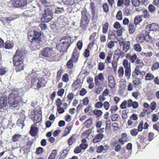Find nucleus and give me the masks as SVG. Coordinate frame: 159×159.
I'll use <instances>...</instances> for the list:
<instances>
[{
  "mask_svg": "<svg viewBox=\"0 0 159 159\" xmlns=\"http://www.w3.org/2000/svg\"><path fill=\"white\" fill-rule=\"evenodd\" d=\"M28 35V40L32 44L37 43L39 44H40L42 40V39L43 36L42 32L38 30L29 32Z\"/></svg>",
  "mask_w": 159,
  "mask_h": 159,
  "instance_id": "1",
  "label": "nucleus"
},
{
  "mask_svg": "<svg viewBox=\"0 0 159 159\" xmlns=\"http://www.w3.org/2000/svg\"><path fill=\"white\" fill-rule=\"evenodd\" d=\"M18 91L14 90L8 96V102L11 106L14 107L17 106L20 102V97Z\"/></svg>",
  "mask_w": 159,
  "mask_h": 159,
  "instance_id": "2",
  "label": "nucleus"
},
{
  "mask_svg": "<svg viewBox=\"0 0 159 159\" xmlns=\"http://www.w3.org/2000/svg\"><path fill=\"white\" fill-rule=\"evenodd\" d=\"M125 52L121 51L119 49H117L114 54L113 60L112 62V67L115 71H116L117 67L118 62L120 58L123 57L125 55Z\"/></svg>",
  "mask_w": 159,
  "mask_h": 159,
  "instance_id": "3",
  "label": "nucleus"
},
{
  "mask_svg": "<svg viewBox=\"0 0 159 159\" xmlns=\"http://www.w3.org/2000/svg\"><path fill=\"white\" fill-rule=\"evenodd\" d=\"M81 12L82 16L80 27L82 29H85L86 28L89 23V20H88V17L90 16V15L87 12L86 9H84Z\"/></svg>",
  "mask_w": 159,
  "mask_h": 159,
  "instance_id": "4",
  "label": "nucleus"
},
{
  "mask_svg": "<svg viewBox=\"0 0 159 159\" xmlns=\"http://www.w3.org/2000/svg\"><path fill=\"white\" fill-rule=\"evenodd\" d=\"M53 16V9H45L42 15L41 21L43 22H48L51 20Z\"/></svg>",
  "mask_w": 159,
  "mask_h": 159,
  "instance_id": "5",
  "label": "nucleus"
},
{
  "mask_svg": "<svg viewBox=\"0 0 159 159\" xmlns=\"http://www.w3.org/2000/svg\"><path fill=\"white\" fill-rule=\"evenodd\" d=\"M13 62L17 72L20 71V50L17 49L13 57Z\"/></svg>",
  "mask_w": 159,
  "mask_h": 159,
  "instance_id": "6",
  "label": "nucleus"
},
{
  "mask_svg": "<svg viewBox=\"0 0 159 159\" xmlns=\"http://www.w3.org/2000/svg\"><path fill=\"white\" fill-rule=\"evenodd\" d=\"M40 54L42 56L51 58L54 60H55L54 58L55 56V53L52 49L46 47L44 48L41 51Z\"/></svg>",
  "mask_w": 159,
  "mask_h": 159,
  "instance_id": "7",
  "label": "nucleus"
},
{
  "mask_svg": "<svg viewBox=\"0 0 159 159\" xmlns=\"http://www.w3.org/2000/svg\"><path fill=\"white\" fill-rule=\"evenodd\" d=\"M119 44L120 46H123L122 50L126 52L129 50L130 43L129 41H125L123 38H120L119 40Z\"/></svg>",
  "mask_w": 159,
  "mask_h": 159,
  "instance_id": "8",
  "label": "nucleus"
},
{
  "mask_svg": "<svg viewBox=\"0 0 159 159\" xmlns=\"http://www.w3.org/2000/svg\"><path fill=\"white\" fill-rule=\"evenodd\" d=\"M148 35H149V33L146 30H143L141 34L137 36L136 40L137 42L140 43L144 42L146 37Z\"/></svg>",
  "mask_w": 159,
  "mask_h": 159,
  "instance_id": "9",
  "label": "nucleus"
},
{
  "mask_svg": "<svg viewBox=\"0 0 159 159\" xmlns=\"http://www.w3.org/2000/svg\"><path fill=\"white\" fill-rule=\"evenodd\" d=\"M125 57L126 59L129 60L130 62L133 63H135L136 64L140 59V58L137 57L136 54H134L133 55H131L130 53H127Z\"/></svg>",
  "mask_w": 159,
  "mask_h": 159,
  "instance_id": "10",
  "label": "nucleus"
},
{
  "mask_svg": "<svg viewBox=\"0 0 159 159\" xmlns=\"http://www.w3.org/2000/svg\"><path fill=\"white\" fill-rule=\"evenodd\" d=\"M61 45L62 50L66 51L67 50L71 45V39L63 41L61 43H60Z\"/></svg>",
  "mask_w": 159,
  "mask_h": 159,
  "instance_id": "11",
  "label": "nucleus"
},
{
  "mask_svg": "<svg viewBox=\"0 0 159 159\" xmlns=\"http://www.w3.org/2000/svg\"><path fill=\"white\" fill-rule=\"evenodd\" d=\"M80 83V79H77L71 85V88L73 91H75L79 88H81Z\"/></svg>",
  "mask_w": 159,
  "mask_h": 159,
  "instance_id": "12",
  "label": "nucleus"
},
{
  "mask_svg": "<svg viewBox=\"0 0 159 159\" xmlns=\"http://www.w3.org/2000/svg\"><path fill=\"white\" fill-rule=\"evenodd\" d=\"M158 28V24L156 23H152L147 25L146 29L148 31H155L157 30Z\"/></svg>",
  "mask_w": 159,
  "mask_h": 159,
  "instance_id": "13",
  "label": "nucleus"
},
{
  "mask_svg": "<svg viewBox=\"0 0 159 159\" xmlns=\"http://www.w3.org/2000/svg\"><path fill=\"white\" fill-rule=\"evenodd\" d=\"M104 137V135L102 133H98V134L96 135L93 139V141L94 143L100 142Z\"/></svg>",
  "mask_w": 159,
  "mask_h": 159,
  "instance_id": "14",
  "label": "nucleus"
},
{
  "mask_svg": "<svg viewBox=\"0 0 159 159\" xmlns=\"http://www.w3.org/2000/svg\"><path fill=\"white\" fill-rule=\"evenodd\" d=\"M79 56V53L78 52L77 48L75 47L73 50L70 59L73 61L75 62L78 60Z\"/></svg>",
  "mask_w": 159,
  "mask_h": 159,
  "instance_id": "15",
  "label": "nucleus"
},
{
  "mask_svg": "<svg viewBox=\"0 0 159 159\" xmlns=\"http://www.w3.org/2000/svg\"><path fill=\"white\" fill-rule=\"evenodd\" d=\"M136 64L139 65L136 66L134 71V73H137L138 74L140 70V68H142L144 66V64L143 61L140 59L136 63Z\"/></svg>",
  "mask_w": 159,
  "mask_h": 159,
  "instance_id": "16",
  "label": "nucleus"
},
{
  "mask_svg": "<svg viewBox=\"0 0 159 159\" xmlns=\"http://www.w3.org/2000/svg\"><path fill=\"white\" fill-rule=\"evenodd\" d=\"M138 119V116L135 113H133L130 116L129 119L127 121V125L130 126L132 125L133 123V121L136 120Z\"/></svg>",
  "mask_w": 159,
  "mask_h": 159,
  "instance_id": "17",
  "label": "nucleus"
},
{
  "mask_svg": "<svg viewBox=\"0 0 159 159\" xmlns=\"http://www.w3.org/2000/svg\"><path fill=\"white\" fill-rule=\"evenodd\" d=\"M108 79L109 86L111 88H114L116 85L114 78L112 76H108Z\"/></svg>",
  "mask_w": 159,
  "mask_h": 159,
  "instance_id": "18",
  "label": "nucleus"
},
{
  "mask_svg": "<svg viewBox=\"0 0 159 159\" xmlns=\"http://www.w3.org/2000/svg\"><path fill=\"white\" fill-rule=\"evenodd\" d=\"M39 1L43 7L47 8L46 9L49 8L50 9H53L52 7H53V6L52 5H50V3L48 2L46 0H39Z\"/></svg>",
  "mask_w": 159,
  "mask_h": 159,
  "instance_id": "19",
  "label": "nucleus"
},
{
  "mask_svg": "<svg viewBox=\"0 0 159 159\" xmlns=\"http://www.w3.org/2000/svg\"><path fill=\"white\" fill-rule=\"evenodd\" d=\"M76 136L77 134H73L68 139L67 141V143L69 146L72 145L75 142Z\"/></svg>",
  "mask_w": 159,
  "mask_h": 159,
  "instance_id": "20",
  "label": "nucleus"
},
{
  "mask_svg": "<svg viewBox=\"0 0 159 159\" xmlns=\"http://www.w3.org/2000/svg\"><path fill=\"white\" fill-rule=\"evenodd\" d=\"M7 104V98L5 97H1L0 98V108H2Z\"/></svg>",
  "mask_w": 159,
  "mask_h": 159,
  "instance_id": "21",
  "label": "nucleus"
},
{
  "mask_svg": "<svg viewBox=\"0 0 159 159\" xmlns=\"http://www.w3.org/2000/svg\"><path fill=\"white\" fill-rule=\"evenodd\" d=\"M105 148L102 145H100L98 146L97 149V152L98 153H100L103 152H107L109 148V146L107 145L105 146Z\"/></svg>",
  "mask_w": 159,
  "mask_h": 159,
  "instance_id": "22",
  "label": "nucleus"
},
{
  "mask_svg": "<svg viewBox=\"0 0 159 159\" xmlns=\"http://www.w3.org/2000/svg\"><path fill=\"white\" fill-rule=\"evenodd\" d=\"M34 126H36V124L39 123L42 120V115L41 114H38L35 115L34 117Z\"/></svg>",
  "mask_w": 159,
  "mask_h": 159,
  "instance_id": "23",
  "label": "nucleus"
},
{
  "mask_svg": "<svg viewBox=\"0 0 159 159\" xmlns=\"http://www.w3.org/2000/svg\"><path fill=\"white\" fill-rule=\"evenodd\" d=\"M33 125H32L31 127L30 133L32 136L35 137L36 136L37 134L38 128L36 127H33Z\"/></svg>",
  "mask_w": 159,
  "mask_h": 159,
  "instance_id": "24",
  "label": "nucleus"
},
{
  "mask_svg": "<svg viewBox=\"0 0 159 159\" xmlns=\"http://www.w3.org/2000/svg\"><path fill=\"white\" fill-rule=\"evenodd\" d=\"M13 46V43L12 41L7 40L4 43L3 47H4L6 49H10L12 48Z\"/></svg>",
  "mask_w": 159,
  "mask_h": 159,
  "instance_id": "25",
  "label": "nucleus"
},
{
  "mask_svg": "<svg viewBox=\"0 0 159 159\" xmlns=\"http://www.w3.org/2000/svg\"><path fill=\"white\" fill-rule=\"evenodd\" d=\"M46 83L45 80H43L42 78L39 79L37 84V88L38 89H39L41 88L44 87Z\"/></svg>",
  "mask_w": 159,
  "mask_h": 159,
  "instance_id": "26",
  "label": "nucleus"
},
{
  "mask_svg": "<svg viewBox=\"0 0 159 159\" xmlns=\"http://www.w3.org/2000/svg\"><path fill=\"white\" fill-rule=\"evenodd\" d=\"M132 83L134 87V88H137L141 86V80L140 78H137L133 81Z\"/></svg>",
  "mask_w": 159,
  "mask_h": 159,
  "instance_id": "27",
  "label": "nucleus"
},
{
  "mask_svg": "<svg viewBox=\"0 0 159 159\" xmlns=\"http://www.w3.org/2000/svg\"><path fill=\"white\" fill-rule=\"evenodd\" d=\"M93 113L95 115L96 118L100 117L103 114L102 111L99 109H95L93 111Z\"/></svg>",
  "mask_w": 159,
  "mask_h": 159,
  "instance_id": "28",
  "label": "nucleus"
},
{
  "mask_svg": "<svg viewBox=\"0 0 159 159\" xmlns=\"http://www.w3.org/2000/svg\"><path fill=\"white\" fill-rule=\"evenodd\" d=\"M92 109V106L91 105H89L84 109V112L85 113H88L89 115L93 116V113Z\"/></svg>",
  "mask_w": 159,
  "mask_h": 159,
  "instance_id": "29",
  "label": "nucleus"
},
{
  "mask_svg": "<svg viewBox=\"0 0 159 159\" xmlns=\"http://www.w3.org/2000/svg\"><path fill=\"white\" fill-rule=\"evenodd\" d=\"M63 72V69L62 67L60 68V69L57 71L56 76V79L57 82H58L60 80Z\"/></svg>",
  "mask_w": 159,
  "mask_h": 159,
  "instance_id": "30",
  "label": "nucleus"
},
{
  "mask_svg": "<svg viewBox=\"0 0 159 159\" xmlns=\"http://www.w3.org/2000/svg\"><path fill=\"white\" fill-rule=\"evenodd\" d=\"M104 80V77L103 74L102 73H100L98 75V76H96L94 78L95 83L96 84H98L99 83L98 80L100 81H102Z\"/></svg>",
  "mask_w": 159,
  "mask_h": 159,
  "instance_id": "31",
  "label": "nucleus"
},
{
  "mask_svg": "<svg viewBox=\"0 0 159 159\" xmlns=\"http://www.w3.org/2000/svg\"><path fill=\"white\" fill-rule=\"evenodd\" d=\"M13 19H10L9 18L7 17H2L0 19V21L4 25H5L6 24H9L11 21L13 20Z\"/></svg>",
  "mask_w": 159,
  "mask_h": 159,
  "instance_id": "32",
  "label": "nucleus"
},
{
  "mask_svg": "<svg viewBox=\"0 0 159 159\" xmlns=\"http://www.w3.org/2000/svg\"><path fill=\"white\" fill-rule=\"evenodd\" d=\"M112 55V52H108V55L107 56V57L105 61V63H107V64H109L110 63H112V61L111 62V59Z\"/></svg>",
  "mask_w": 159,
  "mask_h": 159,
  "instance_id": "33",
  "label": "nucleus"
},
{
  "mask_svg": "<svg viewBox=\"0 0 159 159\" xmlns=\"http://www.w3.org/2000/svg\"><path fill=\"white\" fill-rule=\"evenodd\" d=\"M129 32V34H133L135 31L136 27L133 23H130L128 26Z\"/></svg>",
  "mask_w": 159,
  "mask_h": 159,
  "instance_id": "34",
  "label": "nucleus"
},
{
  "mask_svg": "<svg viewBox=\"0 0 159 159\" xmlns=\"http://www.w3.org/2000/svg\"><path fill=\"white\" fill-rule=\"evenodd\" d=\"M96 35L97 33H94L90 35L89 39L91 41V42L89 43V45H93L94 44L95 40V38L96 37Z\"/></svg>",
  "mask_w": 159,
  "mask_h": 159,
  "instance_id": "35",
  "label": "nucleus"
},
{
  "mask_svg": "<svg viewBox=\"0 0 159 159\" xmlns=\"http://www.w3.org/2000/svg\"><path fill=\"white\" fill-rule=\"evenodd\" d=\"M93 118H91L87 119L84 122V125L86 128H89L93 124Z\"/></svg>",
  "mask_w": 159,
  "mask_h": 159,
  "instance_id": "36",
  "label": "nucleus"
},
{
  "mask_svg": "<svg viewBox=\"0 0 159 159\" xmlns=\"http://www.w3.org/2000/svg\"><path fill=\"white\" fill-rule=\"evenodd\" d=\"M69 151L66 149L63 150L61 153L59 159H64L68 155Z\"/></svg>",
  "mask_w": 159,
  "mask_h": 159,
  "instance_id": "37",
  "label": "nucleus"
},
{
  "mask_svg": "<svg viewBox=\"0 0 159 159\" xmlns=\"http://www.w3.org/2000/svg\"><path fill=\"white\" fill-rule=\"evenodd\" d=\"M108 39L112 41L116 42L118 40L116 36L113 32L108 34Z\"/></svg>",
  "mask_w": 159,
  "mask_h": 159,
  "instance_id": "38",
  "label": "nucleus"
},
{
  "mask_svg": "<svg viewBox=\"0 0 159 159\" xmlns=\"http://www.w3.org/2000/svg\"><path fill=\"white\" fill-rule=\"evenodd\" d=\"M28 77H30L31 78V84H34V83L37 81V77L36 75H34L33 74H31L29 75Z\"/></svg>",
  "mask_w": 159,
  "mask_h": 159,
  "instance_id": "39",
  "label": "nucleus"
},
{
  "mask_svg": "<svg viewBox=\"0 0 159 159\" xmlns=\"http://www.w3.org/2000/svg\"><path fill=\"white\" fill-rule=\"evenodd\" d=\"M58 23L62 26H64L66 24V22L64 20L63 17H59L57 19Z\"/></svg>",
  "mask_w": 159,
  "mask_h": 159,
  "instance_id": "40",
  "label": "nucleus"
},
{
  "mask_svg": "<svg viewBox=\"0 0 159 159\" xmlns=\"http://www.w3.org/2000/svg\"><path fill=\"white\" fill-rule=\"evenodd\" d=\"M142 21L141 16H136L134 19V24L135 25H137Z\"/></svg>",
  "mask_w": 159,
  "mask_h": 159,
  "instance_id": "41",
  "label": "nucleus"
},
{
  "mask_svg": "<svg viewBox=\"0 0 159 159\" xmlns=\"http://www.w3.org/2000/svg\"><path fill=\"white\" fill-rule=\"evenodd\" d=\"M75 62V61H73L70 59L66 63V66L67 67L68 69H72L73 66V62Z\"/></svg>",
  "mask_w": 159,
  "mask_h": 159,
  "instance_id": "42",
  "label": "nucleus"
},
{
  "mask_svg": "<svg viewBox=\"0 0 159 159\" xmlns=\"http://www.w3.org/2000/svg\"><path fill=\"white\" fill-rule=\"evenodd\" d=\"M109 26L108 23L107 22L105 23L104 25L102 27V32L103 34L106 33L107 31Z\"/></svg>",
  "mask_w": 159,
  "mask_h": 159,
  "instance_id": "43",
  "label": "nucleus"
},
{
  "mask_svg": "<svg viewBox=\"0 0 159 159\" xmlns=\"http://www.w3.org/2000/svg\"><path fill=\"white\" fill-rule=\"evenodd\" d=\"M74 95L73 93H70L67 95V101L69 102V105L70 104L71 101L73 99Z\"/></svg>",
  "mask_w": 159,
  "mask_h": 159,
  "instance_id": "44",
  "label": "nucleus"
},
{
  "mask_svg": "<svg viewBox=\"0 0 159 159\" xmlns=\"http://www.w3.org/2000/svg\"><path fill=\"white\" fill-rule=\"evenodd\" d=\"M134 49L136 52H140L142 50V48L139 43H136L134 45Z\"/></svg>",
  "mask_w": 159,
  "mask_h": 159,
  "instance_id": "45",
  "label": "nucleus"
},
{
  "mask_svg": "<svg viewBox=\"0 0 159 159\" xmlns=\"http://www.w3.org/2000/svg\"><path fill=\"white\" fill-rule=\"evenodd\" d=\"M128 59H124L123 61V65L124 68H129L130 67V63H129Z\"/></svg>",
  "mask_w": 159,
  "mask_h": 159,
  "instance_id": "46",
  "label": "nucleus"
},
{
  "mask_svg": "<svg viewBox=\"0 0 159 159\" xmlns=\"http://www.w3.org/2000/svg\"><path fill=\"white\" fill-rule=\"evenodd\" d=\"M154 77V76L152 74L148 73L145 77V80H153Z\"/></svg>",
  "mask_w": 159,
  "mask_h": 159,
  "instance_id": "47",
  "label": "nucleus"
},
{
  "mask_svg": "<svg viewBox=\"0 0 159 159\" xmlns=\"http://www.w3.org/2000/svg\"><path fill=\"white\" fill-rule=\"evenodd\" d=\"M159 68V63L157 61L154 63L152 65L151 70L152 71L156 70Z\"/></svg>",
  "mask_w": 159,
  "mask_h": 159,
  "instance_id": "48",
  "label": "nucleus"
},
{
  "mask_svg": "<svg viewBox=\"0 0 159 159\" xmlns=\"http://www.w3.org/2000/svg\"><path fill=\"white\" fill-rule=\"evenodd\" d=\"M143 16L146 19H149L150 18L149 12L147 9H145L143 11Z\"/></svg>",
  "mask_w": 159,
  "mask_h": 159,
  "instance_id": "49",
  "label": "nucleus"
},
{
  "mask_svg": "<svg viewBox=\"0 0 159 159\" xmlns=\"http://www.w3.org/2000/svg\"><path fill=\"white\" fill-rule=\"evenodd\" d=\"M71 129L72 127L71 126L66 127L65 129L63 136H65L68 135L70 133Z\"/></svg>",
  "mask_w": 159,
  "mask_h": 159,
  "instance_id": "50",
  "label": "nucleus"
},
{
  "mask_svg": "<svg viewBox=\"0 0 159 159\" xmlns=\"http://www.w3.org/2000/svg\"><path fill=\"white\" fill-rule=\"evenodd\" d=\"M118 73L119 77H121L124 74V70L123 67H120L118 70Z\"/></svg>",
  "mask_w": 159,
  "mask_h": 159,
  "instance_id": "51",
  "label": "nucleus"
},
{
  "mask_svg": "<svg viewBox=\"0 0 159 159\" xmlns=\"http://www.w3.org/2000/svg\"><path fill=\"white\" fill-rule=\"evenodd\" d=\"M102 8L103 11L105 12H107L109 11V6L107 3H105L102 5Z\"/></svg>",
  "mask_w": 159,
  "mask_h": 159,
  "instance_id": "52",
  "label": "nucleus"
},
{
  "mask_svg": "<svg viewBox=\"0 0 159 159\" xmlns=\"http://www.w3.org/2000/svg\"><path fill=\"white\" fill-rule=\"evenodd\" d=\"M125 68V75L129 78L131 74V67Z\"/></svg>",
  "mask_w": 159,
  "mask_h": 159,
  "instance_id": "53",
  "label": "nucleus"
},
{
  "mask_svg": "<svg viewBox=\"0 0 159 159\" xmlns=\"http://www.w3.org/2000/svg\"><path fill=\"white\" fill-rule=\"evenodd\" d=\"M43 152V148L41 147H39L36 148L35 153L36 154L40 155L42 154Z\"/></svg>",
  "mask_w": 159,
  "mask_h": 159,
  "instance_id": "54",
  "label": "nucleus"
},
{
  "mask_svg": "<svg viewBox=\"0 0 159 159\" xmlns=\"http://www.w3.org/2000/svg\"><path fill=\"white\" fill-rule=\"evenodd\" d=\"M61 79L63 82H67L69 80L68 75L66 73L64 74L63 75Z\"/></svg>",
  "mask_w": 159,
  "mask_h": 159,
  "instance_id": "55",
  "label": "nucleus"
},
{
  "mask_svg": "<svg viewBox=\"0 0 159 159\" xmlns=\"http://www.w3.org/2000/svg\"><path fill=\"white\" fill-rule=\"evenodd\" d=\"M103 106V103L102 102L98 101L95 104L94 107L96 109H100Z\"/></svg>",
  "mask_w": 159,
  "mask_h": 159,
  "instance_id": "56",
  "label": "nucleus"
},
{
  "mask_svg": "<svg viewBox=\"0 0 159 159\" xmlns=\"http://www.w3.org/2000/svg\"><path fill=\"white\" fill-rule=\"evenodd\" d=\"M139 131L137 129L135 128H134L130 131L131 134L133 136H136L138 134Z\"/></svg>",
  "mask_w": 159,
  "mask_h": 159,
  "instance_id": "57",
  "label": "nucleus"
},
{
  "mask_svg": "<svg viewBox=\"0 0 159 159\" xmlns=\"http://www.w3.org/2000/svg\"><path fill=\"white\" fill-rule=\"evenodd\" d=\"M116 17L117 19L119 20H121L122 19L123 16L122 14V12L121 11H119L117 13L116 15Z\"/></svg>",
  "mask_w": 159,
  "mask_h": 159,
  "instance_id": "58",
  "label": "nucleus"
},
{
  "mask_svg": "<svg viewBox=\"0 0 159 159\" xmlns=\"http://www.w3.org/2000/svg\"><path fill=\"white\" fill-rule=\"evenodd\" d=\"M143 121L141 120L138 126V129H137L138 130L139 132H141L142 131L143 129Z\"/></svg>",
  "mask_w": 159,
  "mask_h": 159,
  "instance_id": "59",
  "label": "nucleus"
},
{
  "mask_svg": "<svg viewBox=\"0 0 159 159\" xmlns=\"http://www.w3.org/2000/svg\"><path fill=\"white\" fill-rule=\"evenodd\" d=\"M64 9L63 7H57L56 9L55 13L56 14H59L62 13L64 11Z\"/></svg>",
  "mask_w": 159,
  "mask_h": 159,
  "instance_id": "60",
  "label": "nucleus"
},
{
  "mask_svg": "<svg viewBox=\"0 0 159 159\" xmlns=\"http://www.w3.org/2000/svg\"><path fill=\"white\" fill-rule=\"evenodd\" d=\"M133 5L135 7H138L140 5V2L139 0H131Z\"/></svg>",
  "mask_w": 159,
  "mask_h": 159,
  "instance_id": "61",
  "label": "nucleus"
},
{
  "mask_svg": "<svg viewBox=\"0 0 159 159\" xmlns=\"http://www.w3.org/2000/svg\"><path fill=\"white\" fill-rule=\"evenodd\" d=\"M148 9L149 11L151 13L154 12L156 10L155 7L152 4L148 6Z\"/></svg>",
  "mask_w": 159,
  "mask_h": 159,
  "instance_id": "62",
  "label": "nucleus"
},
{
  "mask_svg": "<svg viewBox=\"0 0 159 159\" xmlns=\"http://www.w3.org/2000/svg\"><path fill=\"white\" fill-rule=\"evenodd\" d=\"M7 72L6 67L2 66L0 68V75L1 76L5 75Z\"/></svg>",
  "mask_w": 159,
  "mask_h": 159,
  "instance_id": "63",
  "label": "nucleus"
},
{
  "mask_svg": "<svg viewBox=\"0 0 159 159\" xmlns=\"http://www.w3.org/2000/svg\"><path fill=\"white\" fill-rule=\"evenodd\" d=\"M153 128L154 129L157 130L159 133V121L153 125Z\"/></svg>",
  "mask_w": 159,
  "mask_h": 159,
  "instance_id": "64",
  "label": "nucleus"
}]
</instances>
